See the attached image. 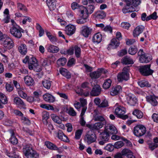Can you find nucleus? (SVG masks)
<instances>
[{
	"mask_svg": "<svg viewBox=\"0 0 158 158\" xmlns=\"http://www.w3.org/2000/svg\"><path fill=\"white\" fill-rule=\"evenodd\" d=\"M129 67L128 66L123 68L122 72L119 73L117 76V79L119 82L127 81L129 78Z\"/></svg>",
	"mask_w": 158,
	"mask_h": 158,
	"instance_id": "7ed1b4c3",
	"label": "nucleus"
},
{
	"mask_svg": "<svg viewBox=\"0 0 158 158\" xmlns=\"http://www.w3.org/2000/svg\"><path fill=\"white\" fill-rule=\"evenodd\" d=\"M127 99L128 103L130 106H134L137 103V99L134 95L131 94H129L127 95Z\"/></svg>",
	"mask_w": 158,
	"mask_h": 158,
	"instance_id": "ddd939ff",
	"label": "nucleus"
},
{
	"mask_svg": "<svg viewBox=\"0 0 158 158\" xmlns=\"http://www.w3.org/2000/svg\"><path fill=\"white\" fill-rule=\"evenodd\" d=\"M124 143L121 141H118L115 143L114 145V147L116 148H119L124 145Z\"/></svg>",
	"mask_w": 158,
	"mask_h": 158,
	"instance_id": "13d9d810",
	"label": "nucleus"
},
{
	"mask_svg": "<svg viewBox=\"0 0 158 158\" xmlns=\"http://www.w3.org/2000/svg\"><path fill=\"white\" fill-rule=\"evenodd\" d=\"M122 63L123 64H133L134 62L133 60L130 57L126 56L122 59Z\"/></svg>",
	"mask_w": 158,
	"mask_h": 158,
	"instance_id": "f704fd0d",
	"label": "nucleus"
},
{
	"mask_svg": "<svg viewBox=\"0 0 158 158\" xmlns=\"http://www.w3.org/2000/svg\"><path fill=\"white\" fill-rule=\"evenodd\" d=\"M13 82L17 89V91L19 96L23 99H26L27 97V94L23 91V87H21L19 83L16 81L13 80Z\"/></svg>",
	"mask_w": 158,
	"mask_h": 158,
	"instance_id": "0eeeda50",
	"label": "nucleus"
},
{
	"mask_svg": "<svg viewBox=\"0 0 158 158\" xmlns=\"http://www.w3.org/2000/svg\"><path fill=\"white\" fill-rule=\"evenodd\" d=\"M0 101L2 103L6 104L8 102V100L6 95L2 93H0Z\"/></svg>",
	"mask_w": 158,
	"mask_h": 158,
	"instance_id": "c03bdc74",
	"label": "nucleus"
},
{
	"mask_svg": "<svg viewBox=\"0 0 158 158\" xmlns=\"http://www.w3.org/2000/svg\"><path fill=\"white\" fill-rule=\"evenodd\" d=\"M51 117L55 123L57 124L61 123L62 121L61 118L56 114H51Z\"/></svg>",
	"mask_w": 158,
	"mask_h": 158,
	"instance_id": "c9c22d12",
	"label": "nucleus"
},
{
	"mask_svg": "<svg viewBox=\"0 0 158 158\" xmlns=\"http://www.w3.org/2000/svg\"><path fill=\"white\" fill-rule=\"evenodd\" d=\"M75 49V54L77 58L80 57L81 54V49L77 45H75L74 47Z\"/></svg>",
	"mask_w": 158,
	"mask_h": 158,
	"instance_id": "8fccbe9b",
	"label": "nucleus"
},
{
	"mask_svg": "<svg viewBox=\"0 0 158 158\" xmlns=\"http://www.w3.org/2000/svg\"><path fill=\"white\" fill-rule=\"evenodd\" d=\"M144 27L143 25H140L137 26L133 31V35L136 37L138 36L143 31Z\"/></svg>",
	"mask_w": 158,
	"mask_h": 158,
	"instance_id": "6ab92c4d",
	"label": "nucleus"
},
{
	"mask_svg": "<svg viewBox=\"0 0 158 158\" xmlns=\"http://www.w3.org/2000/svg\"><path fill=\"white\" fill-rule=\"evenodd\" d=\"M9 131L11 135V137L9 139L10 142L14 145L17 144L18 143V140L15 135L14 131L12 129H10Z\"/></svg>",
	"mask_w": 158,
	"mask_h": 158,
	"instance_id": "4be33fe9",
	"label": "nucleus"
},
{
	"mask_svg": "<svg viewBox=\"0 0 158 158\" xmlns=\"http://www.w3.org/2000/svg\"><path fill=\"white\" fill-rule=\"evenodd\" d=\"M127 5L126 6H124L122 9L123 12L124 13H126L129 12H132L133 11H137L139 10H136L131 5V4H128L127 3Z\"/></svg>",
	"mask_w": 158,
	"mask_h": 158,
	"instance_id": "412c9836",
	"label": "nucleus"
},
{
	"mask_svg": "<svg viewBox=\"0 0 158 158\" xmlns=\"http://www.w3.org/2000/svg\"><path fill=\"white\" fill-rule=\"evenodd\" d=\"M122 90L121 87L120 85H117L113 87L110 92L112 96H114L118 94Z\"/></svg>",
	"mask_w": 158,
	"mask_h": 158,
	"instance_id": "7c9ffc66",
	"label": "nucleus"
},
{
	"mask_svg": "<svg viewBox=\"0 0 158 158\" xmlns=\"http://www.w3.org/2000/svg\"><path fill=\"white\" fill-rule=\"evenodd\" d=\"M60 72L62 75L64 76L67 78H69L71 77V74L67 70L64 68L60 69Z\"/></svg>",
	"mask_w": 158,
	"mask_h": 158,
	"instance_id": "e433bc0d",
	"label": "nucleus"
},
{
	"mask_svg": "<svg viewBox=\"0 0 158 158\" xmlns=\"http://www.w3.org/2000/svg\"><path fill=\"white\" fill-rule=\"evenodd\" d=\"M138 83L139 85L141 87H150L151 86V85L149 82L145 80L141 81H139Z\"/></svg>",
	"mask_w": 158,
	"mask_h": 158,
	"instance_id": "ea45409f",
	"label": "nucleus"
},
{
	"mask_svg": "<svg viewBox=\"0 0 158 158\" xmlns=\"http://www.w3.org/2000/svg\"><path fill=\"white\" fill-rule=\"evenodd\" d=\"M119 44L120 42L119 40H117V39L114 38L111 40L110 43L109 45L112 46L113 48H115L119 46Z\"/></svg>",
	"mask_w": 158,
	"mask_h": 158,
	"instance_id": "4c0bfd02",
	"label": "nucleus"
},
{
	"mask_svg": "<svg viewBox=\"0 0 158 158\" xmlns=\"http://www.w3.org/2000/svg\"><path fill=\"white\" fill-rule=\"evenodd\" d=\"M51 82L52 81L49 80L44 79L42 81V84L44 88L49 89L51 85Z\"/></svg>",
	"mask_w": 158,
	"mask_h": 158,
	"instance_id": "a19ab883",
	"label": "nucleus"
},
{
	"mask_svg": "<svg viewBox=\"0 0 158 158\" xmlns=\"http://www.w3.org/2000/svg\"><path fill=\"white\" fill-rule=\"evenodd\" d=\"M66 61L67 60L65 58H61L57 61V64L59 66H63L65 64Z\"/></svg>",
	"mask_w": 158,
	"mask_h": 158,
	"instance_id": "09e8293b",
	"label": "nucleus"
},
{
	"mask_svg": "<svg viewBox=\"0 0 158 158\" xmlns=\"http://www.w3.org/2000/svg\"><path fill=\"white\" fill-rule=\"evenodd\" d=\"M80 8L79 11L80 13H86L89 15V14H90L93 13L95 9V7L94 5H90L88 6L87 8L83 6H81Z\"/></svg>",
	"mask_w": 158,
	"mask_h": 158,
	"instance_id": "9b49d317",
	"label": "nucleus"
},
{
	"mask_svg": "<svg viewBox=\"0 0 158 158\" xmlns=\"http://www.w3.org/2000/svg\"><path fill=\"white\" fill-rule=\"evenodd\" d=\"M104 130L110 134H116L118 131L116 128L114 126L111 124L106 125L105 127Z\"/></svg>",
	"mask_w": 158,
	"mask_h": 158,
	"instance_id": "4468645a",
	"label": "nucleus"
},
{
	"mask_svg": "<svg viewBox=\"0 0 158 158\" xmlns=\"http://www.w3.org/2000/svg\"><path fill=\"white\" fill-rule=\"evenodd\" d=\"M21 120L24 124L27 125H30L31 124V121L26 117L23 116L21 118Z\"/></svg>",
	"mask_w": 158,
	"mask_h": 158,
	"instance_id": "bf43d9fd",
	"label": "nucleus"
},
{
	"mask_svg": "<svg viewBox=\"0 0 158 158\" xmlns=\"http://www.w3.org/2000/svg\"><path fill=\"white\" fill-rule=\"evenodd\" d=\"M23 149V153L27 158H39V154L33 150L32 146L31 144H26Z\"/></svg>",
	"mask_w": 158,
	"mask_h": 158,
	"instance_id": "f257e3e1",
	"label": "nucleus"
},
{
	"mask_svg": "<svg viewBox=\"0 0 158 158\" xmlns=\"http://www.w3.org/2000/svg\"><path fill=\"white\" fill-rule=\"evenodd\" d=\"M146 131V128L144 126L139 125L134 128L133 133L135 136L140 137L145 134Z\"/></svg>",
	"mask_w": 158,
	"mask_h": 158,
	"instance_id": "20e7f679",
	"label": "nucleus"
},
{
	"mask_svg": "<svg viewBox=\"0 0 158 158\" xmlns=\"http://www.w3.org/2000/svg\"><path fill=\"white\" fill-rule=\"evenodd\" d=\"M47 49L48 52L52 53H57L59 50L57 47L52 44L48 45L47 47Z\"/></svg>",
	"mask_w": 158,
	"mask_h": 158,
	"instance_id": "bb28decb",
	"label": "nucleus"
},
{
	"mask_svg": "<svg viewBox=\"0 0 158 158\" xmlns=\"http://www.w3.org/2000/svg\"><path fill=\"white\" fill-rule=\"evenodd\" d=\"M103 126L104 124L102 123L98 122L90 125L89 128L92 130H98L102 127Z\"/></svg>",
	"mask_w": 158,
	"mask_h": 158,
	"instance_id": "c85d7f7f",
	"label": "nucleus"
},
{
	"mask_svg": "<svg viewBox=\"0 0 158 158\" xmlns=\"http://www.w3.org/2000/svg\"><path fill=\"white\" fill-rule=\"evenodd\" d=\"M101 75V73L98 69L97 71H94L90 73V76L92 79H95L99 78Z\"/></svg>",
	"mask_w": 158,
	"mask_h": 158,
	"instance_id": "79ce46f5",
	"label": "nucleus"
},
{
	"mask_svg": "<svg viewBox=\"0 0 158 158\" xmlns=\"http://www.w3.org/2000/svg\"><path fill=\"white\" fill-rule=\"evenodd\" d=\"M102 39V35L99 33H98L93 36L92 38L93 42L94 43L98 44L101 41Z\"/></svg>",
	"mask_w": 158,
	"mask_h": 158,
	"instance_id": "c756f323",
	"label": "nucleus"
},
{
	"mask_svg": "<svg viewBox=\"0 0 158 158\" xmlns=\"http://www.w3.org/2000/svg\"><path fill=\"white\" fill-rule=\"evenodd\" d=\"M6 50H4V51L2 50L0 51V54L2 56L1 60L2 62H3L5 64H6L8 63V58L6 56L3 54V53H4V52Z\"/></svg>",
	"mask_w": 158,
	"mask_h": 158,
	"instance_id": "37998d69",
	"label": "nucleus"
},
{
	"mask_svg": "<svg viewBox=\"0 0 158 158\" xmlns=\"http://www.w3.org/2000/svg\"><path fill=\"white\" fill-rule=\"evenodd\" d=\"M76 27L73 25H69L65 27V31L69 35H71L74 34L76 31Z\"/></svg>",
	"mask_w": 158,
	"mask_h": 158,
	"instance_id": "f3484780",
	"label": "nucleus"
},
{
	"mask_svg": "<svg viewBox=\"0 0 158 158\" xmlns=\"http://www.w3.org/2000/svg\"><path fill=\"white\" fill-rule=\"evenodd\" d=\"M45 144L48 148L50 149L57 150L58 149L56 145L49 141L45 142Z\"/></svg>",
	"mask_w": 158,
	"mask_h": 158,
	"instance_id": "58836bf2",
	"label": "nucleus"
},
{
	"mask_svg": "<svg viewBox=\"0 0 158 158\" xmlns=\"http://www.w3.org/2000/svg\"><path fill=\"white\" fill-rule=\"evenodd\" d=\"M105 115H97L96 116L94 117V120L96 121H100L103 123H106V122L104 117Z\"/></svg>",
	"mask_w": 158,
	"mask_h": 158,
	"instance_id": "de8ad7c7",
	"label": "nucleus"
},
{
	"mask_svg": "<svg viewBox=\"0 0 158 158\" xmlns=\"http://www.w3.org/2000/svg\"><path fill=\"white\" fill-rule=\"evenodd\" d=\"M126 109L123 106H119L116 107L115 110V113L117 117L125 119L128 118V117L126 115H124L125 113Z\"/></svg>",
	"mask_w": 158,
	"mask_h": 158,
	"instance_id": "6e6552de",
	"label": "nucleus"
},
{
	"mask_svg": "<svg viewBox=\"0 0 158 158\" xmlns=\"http://www.w3.org/2000/svg\"><path fill=\"white\" fill-rule=\"evenodd\" d=\"M5 153L6 155L12 158H19V155L16 148H12V150L10 153L7 150H6Z\"/></svg>",
	"mask_w": 158,
	"mask_h": 158,
	"instance_id": "2eb2a0df",
	"label": "nucleus"
},
{
	"mask_svg": "<svg viewBox=\"0 0 158 158\" xmlns=\"http://www.w3.org/2000/svg\"><path fill=\"white\" fill-rule=\"evenodd\" d=\"M83 130L82 129H79L77 130L75 133V138L76 139H80Z\"/></svg>",
	"mask_w": 158,
	"mask_h": 158,
	"instance_id": "603ef678",
	"label": "nucleus"
},
{
	"mask_svg": "<svg viewBox=\"0 0 158 158\" xmlns=\"http://www.w3.org/2000/svg\"><path fill=\"white\" fill-rule=\"evenodd\" d=\"M56 0H46L47 4L50 10H53L56 9Z\"/></svg>",
	"mask_w": 158,
	"mask_h": 158,
	"instance_id": "a878e982",
	"label": "nucleus"
},
{
	"mask_svg": "<svg viewBox=\"0 0 158 158\" xmlns=\"http://www.w3.org/2000/svg\"><path fill=\"white\" fill-rule=\"evenodd\" d=\"M37 60L35 58L32 57L29 60V64H31L33 66H35L36 64Z\"/></svg>",
	"mask_w": 158,
	"mask_h": 158,
	"instance_id": "052dcab7",
	"label": "nucleus"
},
{
	"mask_svg": "<svg viewBox=\"0 0 158 158\" xmlns=\"http://www.w3.org/2000/svg\"><path fill=\"white\" fill-rule=\"evenodd\" d=\"M75 63V60L74 58L70 59L68 61L67 65L69 67H71Z\"/></svg>",
	"mask_w": 158,
	"mask_h": 158,
	"instance_id": "338daca9",
	"label": "nucleus"
},
{
	"mask_svg": "<svg viewBox=\"0 0 158 158\" xmlns=\"http://www.w3.org/2000/svg\"><path fill=\"white\" fill-rule=\"evenodd\" d=\"M3 40L2 43L4 47L8 49H10L13 47V42L12 40L7 35H6Z\"/></svg>",
	"mask_w": 158,
	"mask_h": 158,
	"instance_id": "f8f14e48",
	"label": "nucleus"
},
{
	"mask_svg": "<svg viewBox=\"0 0 158 158\" xmlns=\"http://www.w3.org/2000/svg\"><path fill=\"white\" fill-rule=\"evenodd\" d=\"M151 57L148 54H145L139 57V60L140 62L142 63H148L152 60Z\"/></svg>",
	"mask_w": 158,
	"mask_h": 158,
	"instance_id": "393cba45",
	"label": "nucleus"
},
{
	"mask_svg": "<svg viewBox=\"0 0 158 158\" xmlns=\"http://www.w3.org/2000/svg\"><path fill=\"white\" fill-rule=\"evenodd\" d=\"M121 27L125 29H128L130 27V24L127 22H123L121 24Z\"/></svg>",
	"mask_w": 158,
	"mask_h": 158,
	"instance_id": "69168bd1",
	"label": "nucleus"
},
{
	"mask_svg": "<svg viewBox=\"0 0 158 158\" xmlns=\"http://www.w3.org/2000/svg\"><path fill=\"white\" fill-rule=\"evenodd\" d=\"M109 106L108 101L106 99L102 100L100 105L99 108L107 107Z\"/></svg>",
	"mask_w": 158,
	"mask_h": 158,
	"instance_id": "6e6d98bb",
	"label": "nucleus"
},
{
	"mask_svg": "<svg viewBox=\"0 0 158 158\" xmlns=\"http://www.w3.org/2000/svg\"><path fill=\"white\" fill-rule=\"evenodd\" d=\"M43 98L44 100L47 102L52 103L55 101V98L51 94L46 93L43 95Z\"/></svg>",
	"mask_w": 158,
	"mask_h": 158,
	"instance_id": "b1692460",
	"label": "nucleus"
},
{
	"mask_svg": "<svg viewBox=\"0 0 158 158\" xmlns=\"http://www.w3.org/2000/svg\"><path fill=\"white\" fill-rule=\"evenodd\" d=\"M128 4H131L134 7H136L140 4L141 0H124Z\"/></svg>",
	"mask_w": 158,
	"mask_h": 158,
	"instance_id": "cd10ccee",
	"label": "nucleus"
},
{
	"mask_svg": "<svg viewBox=\"0 0 158 158\" xmlns=\"http://www.w3.org/2000/svg\"><path fill=\"white\" fill-rule=\"evenodd\" d=\"M110 134L105 130L99 134V138L101 140L99 142L100 145H104L110 139Z\"/></svg>",
	"mask_w": 158,
	"mask_h": 158,
	"instance_id": "1a4fd4ad",
	"label": "nucleus"
},
{
	"mask_svg": "<svg viewBox=\"0 0 158 158\" xmlns=\"http://www.w3.org/2000/svg\"><path fill=\"white\" fill-rule=\"evenodd\" d=\"M133 114L135 115L138 118H141L143 117V113L140 110H135L132 113Z\"/></svg>",
	"mask_w": 158,
	"mask_h": 158,
	"instance_id": "49530a36",
	"label": "nucleus"
},
{
	"mask_svg": "<svg viewBox=\"0 0 158 158\" xmlns=\"http://www.w3.org/2000/svg\"><path fill=\"white\" fill-rule=\"evenodd\" d=\"M14 102L19 106L23 107L25 105L23 100L19 97H16L14 98Z\"/></svg>",
	"mask_w": 158,
	"mask_h": 158,
	"instance_id": "473e14b6",
	"label": "nucleus"
},
{
	"mask_svg": "<svg viewBox=\"0 0 158 158\" xmlns=\"http://www.w3.org/2000/svg\"><path fill=\"white\" fill-rule=\"evenodd\" d=\"M57 136L59 139L63 141L67 142L69 140L67 137L64 134L61 130L58 131Z\"/></svg>",
	"mask_w": 158,
	"mask_h": 158,
	"instance_id": "72a5a7b5",
	"label": "nucleus"
},
{
	"mask_svg": "<svg viewBox=\"0 0 158 158\" xmlns=\"http://www.w3.org/2000/svg\"><path fill=\"white\" fill-rule=\"evenodd\" d=\"M25 84L28 86H33L35 81L32 77L30 76L27 75L24 78Z\"/></svg>",
	"mask_w": 158,
	"mask_h": 158,
	"instance_id": "aec40b11",
	"label": "nucleus"
},
{
	"mask_svg": "<svg viewBox=\"0 0 158 158\" xmlns=\"http://www.w3.org/2000/svg\"><path fill=\"white\" fill-rule=\"evenodd\" d=\"M68 114L71 116H74L76 115V113L72 107H70L68 110Z\"/></svg>",
	"mask_w": 158,
	"mask_h": 158,
	"instance_id": "e2e57ef3",
	"label": "nucleus"
},
{
	"mask_svg": "<svg viewBox=\"0 0 158 158\" xmlns=\"http://www.w3.org/2000/svg\"><path fill=\"white\" fill-rule=\"evenodd\" d=\"M23 30L19 26L15 25L13 23L12 26L10 27V31L11 34L15 38L20 39L22 36V32H23Z\"/></svg>",
	"mask_w": 158,
	"mask_h": 158,
	"instance_id": "f03ea898",
	"label": "nucleus"
},
{
	"mask_svg": "<svg viewBox=\"0 0 158 158\" xmlns=\"http://www.w3.org/2000/svg\"><path fill=\"white\" fill-rule=\"evenodd\" d=\"M93 31V29L87 25L82 26L81 29V33L85 38L88 37L90 35Z\"/></svg>",
	"mask_w": 158,
	"mask_h": 158,
	"instance_id": "9d476101",
	"label": "nucleus"
},
{
	"mask_svg": "<svg viewBox=\"0 0 158 158\" xmlns=\"http://www.w3.org/2000/svg\"><path fill=\"white\" fill-rule=\"evenodd\" d=\"M131 151L129 149L124 148L122 150L121 153L122 155L126 156H127L129 153H131Z\"/></svg>",
	"mask_w": 158,
	"mask_h": 158,
	"instance_id": "680f3d73",
	"label": "nucleus"
},
{
	"mask_svg": "<svg viewBox=\"0 0 158 158\" xmlns=\"http://www.w3.org/2000/svg\"><path fill=\"white\" fill-rule=\"evenodd\" d=\"M151 65L147 64L140 67L139 70L141 74L143 76H147L152 74L153 71L150 69Z\"/></svg>",
	"mask_w": 158,
	"mask_h": 158,
	"instance_id": "423d86ee",
	"label": "nucleus"
},
{
	"mask_svg": "<svg viewBox=\"0 0 158 158\" xmlns=\"http://www.w3.org/2000/svg\"><path fill=\"white\" fill-rule=\"evenodd\" d=\"M97 139V136L94 132L88 131L85 135L84 140L85 142L89 144L95 142Z\"/></svg>",
	"mask_w": 158,
	"mask_h": 158,
	"instance_id": "39448f33",
	"label": "nucleus"
},
{
	"mask_svg": "<svg viewBox=\"0 0 158 158\" xmlns=\"http://www.w3.org/2000/svg\"><path fill=\"white\" fill-rule=\"evenodd\" d=\"M112 81L110 79L106 80L103 85V88L105 89H107L109 88L111 86Z\"/></svg>",
	"mask_w": 158,
	"mask_h": 158,
	"instance_id": "a18cd8bd",
	"label": "nucleus"
},
{
	"mask_svg": "<svg viewBox=\"0 0 158 158\" xmlns=\"http://www.w3.org/2000/svg\"><path fill=\"white\" fill-rule=\"evenodd\" d=\"M42 116L43 120H45L46 121V124L48 123L47 120L49 117V113L46 111H43L42 114Z\"/></svg>",
	"mask_w": 158,
	"mask_h": 158,
	"instance_id": "5fc2aeb1",
	"label": "nucleus"
},
{
	"mask_svg": "<svg viewBox=\"0 0 158 158\" xmlns=\"http://www.w3.org/2000/svg\"><path fill=\"white\" fill-rule=\"evenodd\" d=\"M137 51L138 50L136 47H131L129 48L128 52L130 54L133 55H135Z\"/></svg>",
	"mask_w": 158,
	"mask_h": 158,
	"instance_id": "864d4df0",
	"label": "nucleus"
},
{
	"mask_svg": "<svg viewBox=\"0 0 158 158\" xmlns=\"http://www.w3.org/2000/svg\"><path fill=\"white\" fill-rule=\"evenodd\" d=\"M17 8L18 10L23 11H27V9L25 6L21 3L18 4Z\"/></svg>",
	"mask_w": 158,
	"mask_h": 158,
	"instance_id": "4d7b16f0",
	"label": "nucleus"
},
{
	"mask_svg": "<svg viewBox=\"0 0 158 158\" xmlns=\"http://www.w3.org/2000/svg\"><path fill=\"white\" fill-rule=\"evenodd\" d=\"M96 17L98 19H103L106 17V15L103 11H99L96 14Z\"/></svg>",
	"mask_w": 158,
	"mask_h": 158,
	"instance_id": "3c124183",
	"label": "nucleus"
},
{
	"mask_svg": "<svg viewBox=\"0 0 158 158\" xmlns=\"http://www.w3.org/2000/svg\"><path fill=\"white\" fill-rule=\"evenodd\" d=\"M19 52L22 55H25L27 52V49L24 44H21L18 47Z\"/></svg>",
	"mask_w": 158,
	"mask_h": 158,
	"instance_id": "2f4dec72",
	"label": "nucleus"
},
{
	"mask_svg": "<svg viewBox=\"0 0 158 158\" xmlns=\"http://www.w3.org/2000/svg\"><path fill=\"white\" fill-rule=\"evenodd\" d=\"M6 90L9 92L11 91L13 89V86L10 84L7 83L6 84Z\"/></svg>",
	"mask_w": 158,
	"mask_h": 158,
	"instance_id": "774afa93",
	"label": "nucleus"
},
{
	"mask_svg": "<svg viewBox=\"0 0 158 158\" xmlns=\"http://www.w3.org/2000/svg\"><path fill=\"white\" fill-rule=\"evenodd\" d=\"M148 145L149 148L152 151L153 150L158 146L157 144L154 143H149Z\"/></svg>",
	"mask_w": 158,
	"mask_h": 158,
	"instance_id": "0e129e2a",
	"label": "nucleus"
},
{
	"mask_svg": "<svg viewBox=\"0 0 158 158\" xmlns=\"http://www.w3.org/2000/svg\"><path fill=\"white\" fill-rule=\"evenodd\" d=\"M147 101L153 106H156L158 104L157 101L155 96L154 95H149L146 97Z\"/></svg>",
	"mask_w": 158,
	"mask_h": 158,
	"instance_id": "a211bd4d",
	"label": "nucleus"
},
{
	"mask_svg": "<svg viewBox=\"0 0 158 158\" xmlns=\"http://www.w3.org/2000/svg\"><path fill=\"white\" fill-rule=\"evenodd\" d=\"M81 14L82 15L81 17L77 20V23L80 24L85 23L88 20V15L86 13L85 14L82 13H81Z\"/></svg>",
	"mask_w": 158,
	"mask_h": 158,
	"instance_id": "5701e85b",
	"label": "nucleus"
},
{
	"mask_svg": "<svg viewBox=\"0 0 158 158\" xmlns=\"http://www.w3.org/2000/svg\"><path fill=\"white\" fill-rule=\"evenodd\" d=\"M101 87L98 85H96L92 88L90 94L92 96H97L101 94Z\"/></svg>",
	"mask_w": 158,
	"mask_h": 158,
	"instance_id": "dca6fc26",
	"label": "nucleus"
}]
</instances>
